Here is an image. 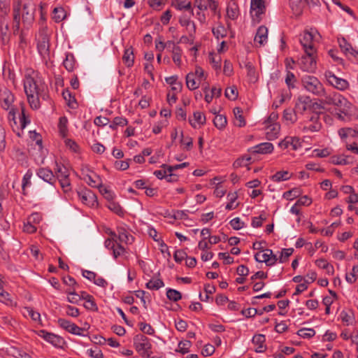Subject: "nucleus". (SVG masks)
I'll return each instance as SVG.
<instances>
[{
    "label": "nucleus",
    "instance_id": "obj_1",
    "mask_svg": "<svg viewBox=\"0 0 358 358\" xmlns=\"http://www.w3.org/2000/svg\"><path fill=\"white\" fill-rule=\"evenodd\" d=\"M24 89L30 107L36 110L40 108V99L48 97L47 87L38 77V73L28 70L24 79Z\"/></svg>",
    "mask_w": 358,
    "mask_h": 358
},
{
    "label": "nucleus",
    "instance_id": "obj_2",
    "mask_svg": "<svg viewBox=\"0 0 358 358\" xmlns=\"http://www.w3.org/2000/svg\"><path fill=\"white\" fill-rule=\"evenodd\" d=\"M320 101L321 104L334 106L345 115H349L352 112V104L342 94L335 91H325Z\"/></svg>",
    "mask_w": 358,
    "mask_h": 358
},
{
    "label": "nucleus",
    "instance_id": "obj_3",
    "mask_svg": "<svg viewBox=\"0 0 358 358\" xmlns=\"http://www.w3.org/2000/svg\"><path fill=\"white\" fill-rule=\"evenodd\" d=\"M14 101V94L8 89L4 82H0V106L3 109L9 110L8 119L15 121L17 109L13 106Z\"/></svg>",
    "mask_w": 358,
    "mask_h": 358
},
{
    "label": "nucleus",
    "instance_id": "obj_4",
    "mask_svg": "<svg viewBox=\"0 0 358 358\" xmlns=\"http://www.w3.org/2000/svg\"><path fill=\"white\" fill-rule=\"evenodd\" d=\"M301 85L304 90L315 96L322 97L324 94L325 89L322 83L313 76H303L301 78Z\"/></svg>",
    "mask_w": 358,
    "mask_h": 358
},
{
    "label": "nucleus",
    "instance_id": "obj_5",
    "mask_svg": "<svg viewBox=\"0 0 358 358\" xmlns=\"http://www.w3.org/2000/svg\"><path fill=\"white\" fill-rule=\"evenodd\" d=\"M134 345L136 350L142 356L149 357L152 354L150 339L143 334H137L134 338Z\"/></svg>",
    "mask_w": 358,
    "mask_h": 358
},
{
    "label": "nucleus",
    "instance_id": "obj_6",
    "mask_svg": "<svg viewBox=\"0 0 358 358\" xmlns=\"http://www.w3.org/2000/svg\"><path fill=\"white\" fill-rule=\"evenodd\" d=\"M22 0H13V30L14 34H17L22 20Z\"/></svg>",
    "mask_w": 358,
    "mask_h": 358
},
{
    "label": "nucleus",
    "instance_id": "obj_7",
    "mask_svg": "<svg viewBox=\"0 0 358 358\" xmlns=\"http://www.w3.org/2000/svg\"><path fill=\"white\" fill-rule=\"evenodd\" d=\"M305 55H303L299 60V66L303 71L313 72L316 69V52H304Z\"/></svg>",
    "mask_w": 358,
    "mask_h": 358
},
{
    "label": "nucleus",
    "instance_id": "obj_8",
    "mask_svg": "<svg viewBox=\"0 0 358 358\" xmlns=\"http://www.w3.org/2000/svg\"><path fill=\"white\" fill-rule=\"evenodd\" d=\"M35 7L31 3H24L22 6V23L26 29H29L34 21Z\"/></svg>",
    "mask_w": 358,
    "mask_h": 358
},
{
    "label": "nucleus",
    "instance_id": "obj_9",
    "mask_svg": "<svg viewBox=\"0 0 358 358\" xmlns=\"http://www.w3.org/2000/svg\"><path fill=\"white\" fill-rule=\"evenodd\" d=\"M324 76L328 83L338 90L344 91L348 89L350 86L348 80L337 77L331 71H326L324 73Z\"/></svg>",
    "mask_w": 358,
    "mask_h": 358
},
{
    "label": "nucleus",
    "instance_id": "obj_10",
    "mask_svg": "<svg viewBox=\"0 0 358 358\" xmlns=\"http://www.w3.org/2000/svg\"><path fill=\"white\" fill-rule=\"evenodd\" d=\"M38 335L55 348H62L66 343L62 336L45 330H40Z\"/></svg>",
    "mask_w": 358,
    "mask_h": 358
},
{
    "label": "nucleus",
    "instance_id": "obj_11",
    "mask_svg": "<svg viewBox=\"0 0 358 358\" xmlns=\"http://www.w3.org/2000/svg\"><path fill=\"white\" fill-rule=\"evenodd\" d=\"M322 128V123L320 122V115L317 113H312L303 126L304 132H317Z\"/></svg>",
    "mask_w": 358,
    "mask_h": 358
},
{
    "label": "nucleus",
    "instance_id": "obj_12",
    "mask_svg": "<svg viewBox=\"0 0 358 358\" xmlns=\"http://www.w3.org/2000/svg\"><path fill=\"white\" fill-rule=\"evenodd\" d=\"M255 259L258 262H264L268 266L274 265L278 259L270 249H266L262 252H257L255 255Z\"/></svg>",
    "mask_w": 358,
    "mask_h": 358
},
{
    "label": "nucleus",
    "instance_id": "obj_13",
    "mask_svg": "<svg viewBox=\"0 0 358 358\" xmlns=\"http://www.w3.org/2000/svg\"><path fill=\"white\" fill-rule=\"evenodd\" d=\"M314 35L313 31H305L299 39L304 52H316L314 45Z\"/></svg>",
    "mask_w": 358,
    "mask_h": 358
},
{
    "label": "nucleus",
    "instance_id": "obj_14",
    "mask_svg": "<svg viewBox=\"0 0 358 358\" xmlns=\"http://www.w3.org/2000/svg\"><path fill=\"white\" fill-rule=\"evenodd\" d=\"M265 10L264 0H251L250 13L254 20L259 22L261 15L264 13Z\"/></svg>",
    "mask_w": 358,
    "mask_h": 358
},
{
    "label": "nucleus",
    "instance_id": "obj_15",
    "mask_svg": "<svg viewBox=\"0 0 358 358\" xmlns=\"http://www.w3.org/2000/svg\"><path fill=\"white\" fill-rule=\"evenodd\" d=\"M79 199L84 204L90 207H94L98 205L96 194L90 189H84L78 192Z\"/></svg>",
    "mask_w": 358,
    "mask_h": 358
},
{
    "label": "nucleus",
    "instance_id": "obj_16",
    "mask_svg": "<svg viewBox=\"0 0 358 358\" xmlns=\"http://www.w3.org/2000/svg\"><path fill=\"white\" fill-rule=\"evenodd\" d=\"M191 13L189 15L186 14L182 15L179 18V23L182 27H185L186 28L187 31L189 34V37H194L196 33V24L191 20Z\"/></svg>",
    "mask_w": 358,
    "mask_h": 358
},
{
    "label": "nucleus",
    "instance_id": "obj_17",
    "mask_svg": "<svg viewBox=\"0 0 358 358\" xmlns=\"http://www.w3.org/2000/svg\"><path fill=\"white\" fill-rule=\"evenodd\" d=\"M311 100L310 97L303 96L298 98L296 101L294 110L296 113L303 114L306 111L311 110Z\"/></svg>",
    "mask_w": 358,
    "mask_h": 358
},
{
    "label": "nucleus",
    "instance_id": "obj_18",
    "mask_svg": "<svg viewBox=\"0 0 358 358\" xmlns=\"http://www.w3.org/2000/svg\"><path fill=\"white\" fill-rule=\"evenodd\" d=\"M49 38L48 35L42 34L39 36L37 48L39 54L43 57L49 56L50 50H49Z\"/></svg>",
    "mask_w": 358,
    "mask_h": 358
},
{
    "label": "nucleus",
    "instance_id": "obj_19",
    "mask_svg": "<svg viewBox=\"0 0 358 358\" xmlns=\"http://www.w3.org/2000/svg\"><path fill=\"white\" fill-rule=\"evenodd\" d=\"M0 38L3 44L10 39L9 20L8 17H0Z\"/></svg>",
    "mask_w": 358,
    "mask_h": 358
},
{
    "label": "nucleus",
    "instance_id": "obj_20",
    "mask_svg": "<svg viewBox=\"0 0 358 358\" xmlns=\"http://www.w3.org/2000/svg\"><path fill=\"white\" fill-rule=\"evenodd\" d=\"M300 139L297 137L287 136L279 143L281 148L286 149L292 148V150H296L301 147Z\"/></svg>",
    "mask_w": 358,
    "mask_h": 358
},
{
    "label": "nucleus",
    "instance_id": "obj_21",
    "mask_svg": "<svg viewBox=\"0 0 358 358\" xmlns=\"http://www.w3.org/2000/svg\"><path fill=\"white\" fill-rule=\"evenodd\" d=\"M37 176L51 185H54L56 182V178L52 171L48 168H40L36 171Z\"/></svg>",
    "mask_w": 358,
    "mask_h": 358
},
{
    "label": "nucleus",
    "instance_id": "obj_22",
    "mask_svg": "<svg viewBox=\"0 0 358 358\" xmlns=\"http://www.w3.org/2000/svg\"><path fill=\"white\" fill-rule=\"evenodd\" d=\"M266 337L263 334L255 335L252 339V343L255 345V352L262 353L266 351V345L265 344Z\"/></svg>",
    "mask_w": 358,
    "mask_h": 358
},
{
    "label": "nucleus",
    "instance_id": "obj_23",
    "mask_svg": "<svg viewBox=\"0 0 358 358\" xmlns=\"http://www.w3.org/2000/svg\"><path fill=\"white\" fill-rule=\"evenodd\" d=\"M252 152L257 154H270L273 151L274 147L271 143L265 142L252 147Z\"/></svg>",
    "mask_w": 358,
    "mask_h": 358
},
{
    "label": "nucleus",
    "instance_id": "obj_24",
    "mask_svg": "<svg viewBox=\"0 0 358 358\" xmlns=\"http://www.w3.org/2000/svg\"><path fill=\"white\" fill-rule=\"evenodd\" d=\"M338 42L341 50L346 56L356 58L355 50L344 38H338Z\"/></svg>",
    "mask_w": 358,
    "mask_h": 358
},
{
    "label": "nucleus",
    "instance_id": "obj_25",
    "mask_svg": "<svg viewBox=\"0 0 358 358\" xmlns=\"http://www.w3.org/2000/svg\"><path fill=\"white\" fill-rule=\"evenodd\" d=\"M268 39V29L264 26H260L256 33L255 42L258 43L260 45H264Z\"/></svg>",
    "mask_w": 358,
    "mask_h": 358
},
{
    "label": "nucleus",
    "instance_id": "obj_26",
    "mask_svg": "<svg viewBox=\"0 0 358 358\" xmlns=\"http://www.w3.org/2000/svg\"><path fill=\"white\" fill-rule=\"evenodd\" d=\"M171 6L178 10H185L191 12L193 15V9L192 8V3L186 0H171Z\"/></svg>",
    "mask_w": 358,
    "mask_h": 358
},
{
    "label": "nucleus",
    "instance_id": "obj_27",
    "mask_svg": "<svg viewBox=\"0 0 358 358\" xmlns=\"http://www.w3.org/2000/svg\"><path fill=\"white\" fill-rule=\"evenodd\" d=\"M84 179L87 183L92 187L99 188L102 185L99 176L96 175L94 172L86 174Z\"/></svg>",
    "mask_w": 358,
    "mask_h": 358
},
{
    "label": "nucleus",
    "instance_id": "obj_28",
    "mask_svg": "<svg viewBox=\"0 0 358 358\" xmlns=\"http://www.w3.org/2000/svg\"><path fill=\"white\" fill-rule=\"evenodd\" d=\"M243 110L239 107H236L234 109V124L235 126L238 127H243L245 125L246 122L243 115Z\"/></svg>",
    "mask_w": 358,
    "mask_h": 358
},
{
    "label": "nucleus",
    "instance_id": "obj_29",
    "mask_svg": "<svg viewBox=\"0 0 358 358\" xmlns=\"http://www.w3.org/2000/svg\"><path fill=\"white\" fill-rule=\"evenodd\" d=\"M117 233V238L120 242L125 243L127 244H131L133 242L134 237L124 227H118Z\"/></svg>",
    "mask_w": 358,
    "mask_h": 358
},
{
    "label": "nucleus",
    "instance_id": "obj_30",
    "mask_svg": "<svg viewBox=\"0 0 358 358\" xmlns=\"http://www.w3.org/2000/svg\"><path fill=\"white\" fill-rule=\"evenodd\" d=\"M189 122L193 127L196 128V124L202 125L205 124L206 117L203 113L196 111L193 114V118L189 117Z\"/></svg>",
    "mask_w": 358,
    "mask_h": 358
},
{
    "label": "nucleus",
    "instance_id": "obj_31",
    "mask_svg": "<svg viewBox=\"0 0 358 358\" xmlns=\"http://www.w3.org/2000/svg\"><path fill=\"white\" fill-rule=\"evenodd\" d=\"M7 353L8 355L15 358H31V357L24 350L13 346L7 349Z\"/></svg>",
    "mask_w": 358,
    "mask_h": 358
},
{
    "label": "nucleus",
    "instance_id": "obj_32",
    "mask_svg": "<svg viewBox=\"0 0 358 358\" xmlns=\"http://www.w3.org/2000/svg\"><path fill=\"white\" fill-rule=\"evenodd\" d=\"M201 81H199L195 77V74L193 72L189 73L186 76V85L189 90H194L199 86Z\"/></svg>",
    "mask_w": 358,
    "mask_h": 358
},
{
    "label": "nucleus",
    "instance_id": "obj_33",
    "mask_svg": "<svg viewBox=\"0 0 358 358\" xmlns=\"http://www.w3.org/2000/svg\"><path fill=\"white\" fill-rule=\"evenodd\" d=\"M123 62L127 67H131L134 65V56L132 48L125 49L123 57Z\"/></svg>",
    "mask_w": 358,
    "mask_h": 358
},
{
    "label": "nucleus",
    "instance_id": "obj_34",
    "mask_svg": "<svg viewBox=\"0 0 358 358\" xmlns=\"http://www.w3.org/2000/svg\"><path fill=\"white\" fill-rule=\"evenodd\" d=\"M280 126L279 124H270L266 125V135L268 138H275L278 137L280 132Z\"/></svg>",
    "mask_w": 358,
    "mask_h": 358
},
{
    "label": "nucleus",
    "instance_id": "obj_35",
    "mask_svg": "<svg viewBox=\"0 0 358 358\" xmlns=\"http://www.w3.org/2000/svg\"><path fill=\"white\" fill-rule=\"evenodd\" d=\"M292 176V173L287 171H280L276 172L274 175L271 177V180L273 182H281L289 180Z\"/></svg>",
    "mask_w": 358,
    "mask_h": 358
},
{
    "label": "nucleus",
    "instance_id": "obj_36",
    "mask_svg": "<svg viewBox=\"0 0 358 358\" xmlns=\"http://www.w3.org/2000/svg\"><path fill=\"white\" fill-rule=\"evenodd\" d=\"M296 114L294 109L287 108L283 112V119L287 124H294L297 120Z\"/></svg>",
    "mask_w": 358,
    "mask_h": 358
},
{
    "label": "nucleus",
    "instance_id": "obj_37",
    "mask_svg": "<svg viewBox=\"0 0 358 358\" xmlns=\"http://www.w3.org/2000/svg\"><path fill=\"white\" fill-rule=\"evenodd\" d=\"M68 119L66 117L63 116L59 117V123H58V129L59 134L62 137L64 138L67 136L68 134Z\"/></svg>",
    "mask_w": 358,
    "mask_h": 358
},
{
    "label": "nucleus",
    "instance_id": "obj_38",
    "mask_svg": "<svg viewBox=\"0 0 358 358\" xmlns=\"http://www.w3.org/2000/svg\"><path fill=\"white\" fill-rule=\"evenodd\" d=\"M56 168L55 173L58 179L68 178L69 176V169L64 165L58 164L55 162Z\"/></svg>",
    "mask_w": 358,
    "mask_h": 358
},
{
    "label": "nucleus",
    "instance_id": "obj_39",
    "mask_svg": "<svg viewBox=\"0 0 358 358\" xmlns=\"http://www.w3.org/2000/svg\"><path fill=\"white\" fill-rule=\"evenodd\" d=\"M10 10V0H0V17H8Z\"/></svg>",
    "mask_w": 358,
    "mask_h": 358
},
{
    "label": "nucleus",
    "instance_id": "obj_40",
    "mask_svg": "<svg viewBox=\"0 0 358 358\" xmlns=\"http://www.w3.org/2000/svg\"><path fill=\"white\" fill-rule=\"evenodd\" d=\"M212 32L217 39L223 38L227 34V29L222 24H219L216 27H213Z\"/></svg>",
    "mask_w": 358,
    "mask_h": 358
},
{
    "label": "nucleus",
    "instance_id": "obj_41",
    "mask_svg": "<svg viewBox=\"0 0 358 358\" xmlns=\"http://www.w3.org/2000/svg\"><path fill=\"white\" fill-rule=\"evenodd\" d=\"M171 52L172 54V59L173 62L178 66H180L181 65V57L182 55V50L180 46L175 48L173 50H171Z\"/></svg>",
    "mask_w": 358,
    "mask_h": 358
},
{
    "label": "nucleus",
    "instance_id": "obj_42",
    "mask_svg": "<svg viewBox=\"0 0 358 358\" xmlns=\"http://www.w3.org/2000/svg\"><path fill=\"white\" fill-rule=\"evenodd\" d=\"M66 17L65 10L62 7L55 8L52 18L56 22H60Z\"/></svg>",
    "mask_w": 358,
    "mask_h": 358
},
{
    "label": "nucleus",
    "instance_id": "obj_43",
    "mask_svg": "<svg viewBox=\"0 0 358 358\" xmlns=\"http://www.w3.org/2000/svg\"><path fill=\"white\" fill-rule=\"evenodd\" d=\"M63 64L67 71H72L74 69L76 65V60L73 55L70 53L67 54Z\"/></svg>",
    "mask_w": 358,
    "mask_h": 358
},
{
    "label": "nucleus",
    "instance_id": "obj_44",
    "mask_svg": "<svg viewBox=\"0 0 358 358\" xmlns=\"http://www.w3.org/2000/svg\"><path fill=\"white\" fill-rule=\"evenodd\" d=\"M164 286V283L161 279H151L146 283V287L152 290H158Z\"/></svg>",
    "mask_w": 358,
    "mask_h": 358
},
{
    "label": "nucleus",
    "instance_id": "obj_45",
    "mask_svg": "<svg viewBox=\"0 0 358 358\" xmlns=\"http://www.w3.org/2000/svg\"><path fill=\"white\" fill-rule=\"evenodd\" d=\"M213 123L217 129H222L227 125V118L224 115H217L213 120Z\"/></svg>",
    "mask_w": 358,
    "mask_h": 358
},
{
    "label": "nucleus",
    "instance_id": "obj_46",
    "mask_svg": "<svg viewBox=\"0 0 358 358\" xmlns=\"http://www.w3.org/2000/svg\"><path fill=\"white\" fill-rule=\"evenodd\" d=\"M62 95L64 99L67 101L68 106L71 108H75L77 103L71 93L68 90H66L63 92Z\"/></svg>",
    "mask_w": 358,
    "mask_h": 358
},
{
    "label": "nucleus",
    "instance_id": "obj_47",
    "mask_svg": "<svg viewBox=\"0 0 358 358\" xmlns=\"http://www.w3.org/2000/svg\"><path fill=\"white\" fill-rule=\"evenodd\" d=\"M315 264L322 268L325 269L328 273L334 272V267L324 259H319L315 261Z\"/></svg>",
    "mask_w": 358,
    "mask_h": 358
},
{
    "label": "nucleus",
    "instance_id": "obj_48",
    "mask_svg": "<svg viewBox=\"0 0 358 358\" xmlns=\"http://www.w3.org/2000/svg\"><path fill=\"white\" fill-rule=\"evenodd\" d=\"M166 296L171 301H178L181 299L182 294L180 292L170 288L166 291Z\"/></svg>",
    "mask_w": 358,
    "mask_h": 358
},
{
    "label": "nucleus",
    "instance_id": "obj_49",
    "mask_svg": "<svg viewBox=\"0 0 358 358\" xmlns=\"http://www.w3.org/2000/svg\"><path fill=\"white\" fill-rule=\"evenodd\" d=\"M296 81V77L293 73L289 71H287V75L285 77V83L287 85L289 89H293L295 87V83Z\"/></svg>",
    "mask_w": 358,
    "mask_h": 358
},
{
    "label": "nucleus",
    "instance_id": "obj_50",
    "mask_svg": "<svg viewBox=\"0 0 358 358\" xmlns=\"http://www.w3.org/2000/svg\"><path fill=\"white\" fill-rule=\"evenodd\" d=\"M245 68L247 69V75L250 80L255 82L257 80L256 71L255 67L251 63L248 62L245 64Z\"/></svg>",
    "mask_w": 358,
    "mask_h": 358
},
{
    "label": "nucleus",
    "instance_id": "obj_51",
    "mask_svg": "<svg viewBox=\"0 0 358 358\" xmlns=\"http://www.w3.org/2000/svg\"><path fill=\"white\" fill-rule=\"evenodd\" d=\"M357 273H358V265L354 266L352 272L349 274H346V281L350 284L355 282L357 279Z\"/></svg>",
    "mask_w": 358,
    "mask_h": 358
},
{
    "label": "nucleus",
    "instance_id": "obj_52",
    "mask_svg": "<svg viewBox=\"0 0 358 358\" xmlns=\"http://www.w3.org/2000/svg\"><path fill=\"white\" fill-rule=\"evenodd\" d=\"M227 16L231 20H235L238 16V10L236 5L229 6L227 8Z\"/></svg>",
    "mask_w": 358,
    "mask_h": 358
},
{
    "label": "nucleus",
    "instance_id": "obj_53",
    "mask_svg": "<svg viewBox=\"0 0 358 358\" xmlns=\"http://www.w3.org/2000/svg\"><path fill=\"white\" fill-rule=\"evenodd\" d=\"M297 334L303 338H310L315 336V331L313 329H301L298 331Z\"/></svg>",
    "mask_w": 358,
    "mask_h": 358
},
{
    "label": "nucleus",
    "instance_id": "obj_54",
    "mask_svg": "<svg viewBox=\"0 0 358 358\" xmlns=\"http://www.w3.org/2000/svg\"><path fill=\"white\" fill-rule=\"evenodd\" d=\"M191 345H192V343L189 341H187V340L182 341L178 343V351L180 352V353H182V355H184L188 352Z\"/></svg>",
    "mask_w": 358,
    "mask_h": 358
},
{
    "label": "nucleus",
    "instance_id": "obj_55",
    "mask_svg": "<svg viewBox=\"0 0 358 358\" xmlns=\"http://www.w3.org/2000/svg\"><path fill=\"white\" fill-rule=\"evenodd\" d=\"M225 96L230 100H235L238 96L237 89L235 86L228 87L225 90Z\"/></svg>",
    "mask_w": 358,
    "mask_h": 358
},
{
    "label": "nucleus",
    "instance_id": "obj_56",
    "mask_svg": "<svg viewBox=\"0 0 358 358\" xmlns=\"http://www.w3.org/2000/svg\"><path fill=\"white\" fill-rule=\"evenodd\" d=\"M341 222H333L330 226H329L327 229H323L321 231V233L324 236H330L333 234L334 231V229L340 226Z\"/></svg>",
    "mask_w": 358,
    "mask_h": 358
},
{
    "label": "nucleus",
    "instance_id": "obj_57",
    "mask_svg": "<svg viewBox=\"0 0 358 358\" xmlns=\"http://www.w3.org/2000/svg\"><path fill=\"white\" fill-rule=\"evenodd\" d=\"M67 300L71 303L77 304L80 301V297L79 294L75 292V289L70 290L68 292V297Z\"/></svg>",
    "mask_w": 358,
    "mask_h": 358
},
{
    "label": "nucleus",
    "instance_id": "obj_58",
    "mask_svg": "<svg viewBox=\"0 0 358 358\" xmlns=\"http://www.w3.org/2000/svg\"><path fill=\"white\" fill-rule=\"evenodd\" d=\"M181 134V140H180V143L182 145H185V148L187 150H189L192 145H193V140L191 137L189 136H186L185 137L183 136V132L181 131L180 133Z\"/></svg>",
    "mask_w": 358,
    "mask_h": 358
},
{
    "label": "nucleus",
    "instance_id": "obj_59",
    "mask_svg": "<svg viewBox=\"0 0 358 358\" xmlns=\"http://www.w3.org/2000/svg\"><path fill=\"white\" fill-rule=\"evenodd\" d=\"M293 252H294V249L292 248L283 249L282 250L280 256L279 257V262L280 263L285 262L287 260V259L289 258V257L292 255Z\"/></svg>",
    "mask_w": 358,
    "mask_h": 358
},
{
    "label": "nucleus",
    "instance_id": "obj_60",
    "mask_svg": "<svg viewBox=\"0 0 358 358\" xmlns=\"http://www.w3.org/2000/svg\"><path fill=\"white\" fill-rule=\"evenodd\" d=\"M31 176H32V172L31 170H28L23 176L22 187V190H23V194H25V193H24L25 187L27 186L31 185Z\"/></svg>",
    "mask_w": 358,
    "mask_h": 358
},
{
    "label": "nucleus",
    "instance_id": "obj_61",
    "mask_svg": "<svg viewBox=\"0 0 358 358\" xmlns=\"http://www.w3.org/2000/svg\"><path fill=\"white\" fill-rule=\"evenodd\" d=\"M99 192L100 193L103 195V196L108 201H111L114 198V194L110 190L108 189L106 187L103 186V185H101L99 187Z\"/></svg>",
    "mask_w": 358,
    "mask_h": 358
},
{
    "label": "nucleus",
    "instance_id": "obj_62",
    "mask_svg": "<svg viewBox=\"0 0 358 358\" xmlns=\"http://www.w3.org/2000/svg\"><path fill=\"white\" fill-rule=\"evenodd\" d=\"M65 310H66V314L68 316H71L73 317H77L80 315L79 309L74 306L67 305L65 306Z\"/></svg>",
    "mask_w": 358,
    "mask_h": 358
},
{
    "label": "nucleus",
    "instance_id": "obj_63",
    "mask_svg": "<svg viewBox=\"0 0 358 358\" xmlns=\"http://www.w3.org/2000/svg\"><path fill=\"white\" fill-rule=\"evenodd\" d=\"M166 0H148L149 6L155 10H159L166 3Z\"/></svg>",
    "mask_w": 358,
    "mask_h": 358
},
{
    "label": "nucleus",
    "instance_id": "obj_64",
    "mask_svg": "<svg viewBox=\"0 0 358 358\" xmlns=\"http://www.w3.org/2000/svg\"><path fill=\"white\" fill-rule=\"evenodd\" d=\"M187 257V255L183 250H177L173 255L174 260L178 263H180L183 259H186Z\"/></svg>",
    "mask_w": 358,
    "mask_h": 358
}]
</instances>
